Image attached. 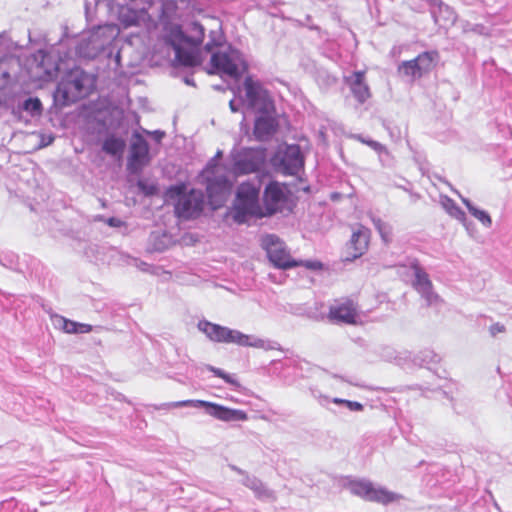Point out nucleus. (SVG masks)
Segmentation results:
<instances>
[{"instance_id":"1","label":"nucleus","mask_w":512,"mask_h":512,"mask_svg":"<svg viewBox=\"0 0 512 512\" xmlns=\"http://www.w3.org/2000/svg\"><path fill=\"white\" fill-rule=\"evenodd\" d=\"M90 76L80 68L71 69L58 83L54 93L55 101L68 106L89 93Z\"/></svg>"},{"instance_id":"2","label":"nucleus","mask_w":512,"mask_h":512,"mask_svg":"<svg viewBox=\"0 0 512 512\" xmlns=\"http://www.w3.org/2000/svg\"><path fill=\"white\" fill-rule=\"evenodd\" d=\"M259 193L260 184L243 182L238 186L232 210V218L236 223L243 224L251 217L263 218Z\"/></svg>"},{"instance_id":"3","label":"nucleus","mask_w":512,"mask_h":512,"mask_svg":"<svg viewBox=\"0 0 512 512\" xmlns=\"http://www.w3.org/2000/svg\"><path fill=\"white\" fill-rule=\"evenodd\" d=\"M185 183L168 188L166 195L171 200H177L175 214L177 217L188 220L198 217L203 210V193L195 189L186 192Z\"/></svg>"},{"instance_id":"4","label":"nucleus","mask_w":512,"mask_h":512,"mask_svg":"<svg viewBox=\"0 0 512 512\" xmlns=\"http://www.w3.org/2000/svg\"><path fill=\"white\" fill-rule=\"evenodd\" d=\"M217 165H209L202 175L206 182L208 200L213 209L224 205L231 190V183Z\"/></svg>"},{"instance_id":"5","label":"nucleus","mask_w":512,"mask_h":512,"mask_svg":"<svg viewBox=\"0 0 512 512\" xmlns=\"http://www.w3.org/2000/svg\"><path fill=\"white\" fill-rule=\"evenodd\" d=\"M247 69L246 62L236 51H217L211 55L210 68L207 72L237 80Z\"/></svg>"},{"instance_id":"6","label":"nucleus","mask_w":512,"mask_h":512,"mask_svg":"<svg viewBox=\"0 0 512 512\" xmlns=\"http://www.w3.org/2000/svg\"><path fill=\"white\" fill-rule=\"evenodd\" d=\"M166 406L169 408L204 407L209 415L224 422L248 420V415L243 410L228 408L205 400H182L168 403Z\"/></svg>"},{"instance_id":"7","label":"nucleus","mask_w":512,"mask_h":512,"mask_svg":"<svg viewBox=\"0 0 512 512\" xmlns=\"http://www.w3.org/2000/svg\"><path fill=\"white\" fill-rule=\"evenodd\" d=\"M266 164V153L260 148H243L233 155L232 171L235 176L261 171Z\"/></svg>"},{"instance_id":"8","label":"nucleus","mask_w":512,"mask_h":512,"mask_svg":"<svg viewBox=\"0 0 512 512\" xmlns=\"http://www.w3.org/2000/svg\"><path fill=\"white\" fill-rule=\"evenodd\" d=\"M198 326L211 340L216 342L235 343L240 346L253 347H261L263 344L261 340L251 341L249 335L207 321L200 322Z\"/></svg>"},{"instance_id":"9","label":"nucleus","mask_w":512,"mask_h":512,"mask_svg":"<svg viewBox=\"0 0 512 512\" xmlns=\"http://www.w3.org/2000/svg\"><path fill=\"white\" fill-rule=\"evenodd\" d=\"M291 195L287 185L271 181L264 189L262 212L263 217L281 212L289 201Z\"/></svg>"},{"instance_id":"10","label":"nucleus","mask_w":512,"mask_h":512,"mask_svg":"<svg viewBox=\"0 0 512 512\" xmlns=\"http://www.w3.org/2000/svg\"><path fill=\"white\" fill-rule=\"evenodd\" d=\"M438 57L437 51L422 52L412 60L403 61L398 66V73L414 81L432 71Z\"/></svg>"},{"instance_id":"11","label":"nucleus","mask_w":512,"mask_h":512,"mask_svg":"<svg viewBox=\"0 0 512 512\" xmlns=\"http://www.w3.org/2000/svg\"><path fill=\"white\" fill-rule=\"evenodd\" d=\"M269 260L275 267L289 269L302 265L301 261L294 260L284 244L274 235H268L263 241Z\"/></svg>"},{"instance_id":"12","label":"nucleus","mask_w":512,"mask_h":512,"mask_svg":"<svg viewBox=\"0 0 512 512\" xmlns=\"http://www.w3.org/2000/svg\"><path fill=\"white\" fill-rule=\"evenodd\" d=\"M149 161L148 143L143 136L139 133H135L130 146L127 170L131 174H139Z\"/></svg>"},{"instance_id":"13","label":"nucleus","mask_w":512,"mask_h":512,"mask_svg":"<svg viewBox=\"0 0 512 512\" xmlns=\"http://www.w3.org/2000/svg\"><path fill=\"white\" fill-rule=\"evenodd\" d=\"M354 494L366 500L382 504H389L402 499L400 494L384 488H375L370 482L363 480L354 481Z\"/></svg>"},{"instance_id":"14","label":"nucleus","mask_w":512,"mask_h":512,"mask_svg":"<svg viewBox=\"0 0 512 512\" xmlns=\"http://www.w3.org/2000/svg\"><path fill=\"white\" fill-rule=\"evenodd\" d=\"M171 44L175 50L176 59L183 66L193 67L200 64L198 46H191L189 42L172 33Z\"/></svg>"},{"instance_id":"15","label":"nucleus","mask_w":512,"mask_h":512,"mask_svg":"<svg viewBox=\"0 0 512 512\" xmlns=\"http://www.w3.org/2000/svg\"><path fill=\"white\" fill-rule=\"evenodd\" d=\"M281 165L285 175H296L303 167L304 160L298 145L288 146L282 156Z\"/></svg>"},{"instance_id":"16","label":"nucleus","mask_w":512,"mask_h":512,"mask_svg":"<svg viewBox=\"0 0 512 512\" xmlns=\"http://www.w3.org/2000/svg\"><path fill=\"white\" fill-rule=\"evenodd\" d=\"M278 129L275 114L259 115L254 123L253 134L256 139L264 141L269 139Z\"/></svg>"},{"instance_id":"17","label":"nucleus","mask_w":512,"mask_h":512,"mask_svg":"<svg viewBox=\"0 0 512 512\" xmlns=\"http://www.w3.org/2000/svg\"><path fill=\"white\" fill-rule=\"evenodd\" d=\"M180 39H184V42H189L191 46H200L205 37V29L198 22H192L187 29V33H184L181 29L177 28L172 32Z\"/></svg>"},{"instance_id":"18","label":"nucleus","mask_w":512,"mask_h":512,"mask_svg":"<svg viewBox=\"0 0 512 512\" xmlns=\"http://www.w3.org/2000/svg\"><path fill=\"white\" fill-rule=\"evenodd\" d=\"M328 317L336 323H352V304L349 299L344 302L336 301L330 307Z\"/></svg>"},{"instance_id":"19","label":"nucleus","mask_w":512,"mask_h":512,"mask_svg":"<svg viewBox=\"0 0 512 512\" xmlns=\"http://www.w3.org/2000/svg\"><path fill=\"white\" fill-rule=\"evenodd\" d=\"M243 87L249 107L253 106L255 102L268 92V90L265 89L259 81L254 80L252 76L245 77Z\"/></svg>"},{"instance_id":"20","label":"nucleus","mask_w":512,"mask_h":512,"mask_svg":"<svg viewBox=\"0 0 512 512\" xmlns=\"http://www.w3.org/2000/svg\"><path fill=\"white\" fill-rule=\"evenodd\" d=\"M371 232L364 226L354 228V259L361 257L368 249Z\"/></svg>"},{"instance_id":"21","label":"nucleus","mask_w":512,"mask_h":512,"mask_svg":"<svg viewBox=\"0 0 512 512\" xmlns=\"http://www.w3.org/2000/svg\"><path fill=\"white\" fill-rule=\"evenodd\" d=\"M55 322L59 328L69 334H85L92 331V326L90 324L78 323L59 315L55 316Z\"/></svg>"},{"instance_id":"22","label":"nucleus","mask_w":512,"mask_h":512,"mask_svg":"<svg viewBox=\"0 0 512 512\" xmlns=\"http://www.w3.org/2000/svg\"><path fill=\"white\" fill-rule=\"evenodd\" d=\"M411 268L415 274V288L424 294H429L432 291V282L429 279L428 274L424 271V269L419 265L418 262H414L411 265Z\"/></svg>"},{"instance_id":"23","label":"nucleus","mask_w":512,"mask_h":512,"mask_svg":"<svg viewBox=\"0 0 512 512\" xmlns=\"http://www.w3.org/2000/svg\"><path fill=\"white\" fill-rule=\"evenodd\" d=\"M354 97L361 103L370 97V90L364 82V74L362 72L354 73Z\"/></svg>"},{"instance_id":"24","label":"nucleus","mask_w":512,"mask_h":512,"mask_svg":"<svg viewBox=\"0 0 512 512\" xmlns=\"http://www.w3.org/2000/svg\"><path fill=\"white\" fill-rule=\"evenodd\" d=\"M102 149L112 156L121 155L125 149V141L122 138L111 135L104 140Z\"/></svg>"},{"instance_id":"25","label":"nucleus","mask_w":512,"mask_h":512,"mask_svg":"<svg viewBox=\"0 0 512 512\" xmlns=\"http://www.w3.org/2000/svg\"><path fill=\"white\" fill-rule=\"evenodd\" d=\"M250 108L254 109L259 115L276 113L275 104L269 92L263 95V97L255 102Z\"/></svg>"},{"instance_id":"26","label":"nucleus","mask_w":512,"mask_h":512,"mask_svg":"<svg viewBox=\"0 0 512 512\" xmlns=\"http://www.w3.org/2000/svg\"><path fill=\"white\" fill-rule=\"evenodd\" d=\"M466 206L470 214L479 220L484 226L489 227L491 225V217L486 211L476 208L469 202H466Z\"/></svg>"},{"instance_id":"27","label":"nucleus","mask_w":512,"mask_h":512,"mask_svg":"<svg viewBox=\"0 0 512 512\" xmlns=\"http://www.w3.org/2000/svg\"><path fill=\"white\" fill-rule=\"evenodd\" d=\"M23 109L32 115H40L43 108L39 98H29L24 102Z\"/></svg>"},{"instance_id":"28","label":"nucleus","mask_w":512,"mask_h":512,"mask_svg":"<svg viewBox=\"0 0 512 512\" xmlns=\"http://www.w3.org/2000/svg\"><path fill=\"white\" fill-rule=\"evenodd\" d=\"M209 371H211L215 376L223 379L226 383H229L237 388L240 387V383L239 381H237L235 378H233L231 375L227 374L226 372H224L223 370L219 369V368H216V367H213V366H209Z\"/></svg>"},{"instance_id":"29","label":"nucleus","mask_w":512,"mask_h":512,"mask_svg":"<svg viewBox=\"0 0 512 512\" xmlns=\"http://www.w3.org/2000/svg\"><path fill=\"white\" fill-rule=\"evenodd\" d=\"M376 228L383 241L385 243L390 242L392 236V228L388 224L382 222L381 220H378L376 222Z\"/></svg>"},{"instance_id":"30","label":"nucleus","mask_w":512,"mask_h":512,"mask_svg":"<svg viewBox=\"0 0 512 512\" xmlns=\"http://www.w3.org/2000/svg\"><path fill=\"white\" fill-rule=\"evenodd\" d=\"M10 79L9 71L4 67V61L0 59V89L4 88Z\"/></svg>"},{"instance_id":"31","label":"nucleus","mask_w":512,"mask_h":512,"mask_svg":"<svg viewBox=\"0 0 512 512\" xmlns=\"http://www.w3.org/2000/svg\"><path fill=\"white\" fill-rule=\"evenodd\" d=\"M302 265L311 270H321L323 269V264L320 261H301Z\"/></svg>"},{"instance_id":"32","label":"nucleus","mask_w":512,"mask_h":512,"mask_svg":"<svg viewBox=\"0 0 512 512\" xmlns=\"http://www.w3.org/2000/svg\"><path fill=\"white\" fill-rule=\"evenodd\" d=\"M137 185L142 191H144L148 195H152L156 192V187L154 185L146 186L142 180H139Z\"/></svg>"},{"instance_id":"33","label":"nucleus","mask_w":512,"mask_h":512,"mask_svg":"<svg viewBox=\"0 0 512 512\" xmlns=\"http://www.w3.org/2000/svg\"><path fill=\"white\" fill-rule=\"evenodd\" d=\"M505 331V326L500 323H495L490 327V333L492 336H495L498 333H503Z\"/></svg>"},{"instance_id":"34","label":"nucleus","mask_w":512,"mask_h":512,"mask_svg":"<svg viewBox=\"0 0 512 512\" xmlns=\"http://www.w3.org/2000/svg\"><path fill=\"white\" fill-rule=\"evenodd\" d=\"M133 16L131 18H124L123 19V23L125 24V26H134L137 24V15L134 11H130Z\"/></svg>"},{"instance_id":"35","label":"nucleus","mask_w":512,"mask_h":512,"mask_svg":"<svg viewBox=\"0 0 512 512\" xmlns=\"http://www.w3.org/2000/svg\"><path fill=\"white\" fill-rule=\"evenodd\" d=\"M107 224L111 227H120L123 223L120 219L111 217L107 220Z\"/></svg>"},{"instance_id":"36","label":"nucleus","mask_w":512,"mask_h":512,"mask_svg":"<svg viewBox=\"0 0 512 512\" xmlns=\"http://www.w3.org/2000/svg\"><path fill=\"white\" fill-rule=\"evenodd\" d=\"M220 44V40L213 39L211 42H208L205 46L206 50L212 51L215 46Z\"/></svg>"},{"instance_id":"37","label":"nucleus","mask_w":512,"mask_h":512,"mask_svg":"<svg viewBox=\"0 0 512 512\" xmlns=\"http://www.w3.org/2000/svg\"><path fill=\"white\" fill-rule=\"evenodd\" d=\"M334 403H345L350 409H352V401L350 400H342V399H338V398H335L334 400Z\"/></svg>"},{"instance_id":"38","label":"nucleus","mask_w":512,"mask_h":512,"mask_svg":"<svg viewBox=\"0 0 512 512\" xmlns=\"http://www.w3.org/2000/svg\"><path fill=\"white\" fill-rule=\"evenodd\" d=\"M355 410H362V405L360 403L354 401V411Z\"/></svg>"},{"instance_id":"39","label":"nucleus","mask_w":512,"mask_h":512,"mask_svg":"<svg viewBox=\"0 0 512 512\" xmlns=\"http://www.w3.org/2000/svg\"><path fill=\"white\" fill-rule=\"evenodd\" d=\"M230 108L232 111H236V109L234 108V105H233V101L230 102Z\"/></svg>"},{"instance_id":"40","label":"nucleus","mask_w":512,"mask_h":512,"mask_svg":"<svg viewBox=\"0 0 512 512\" xmlns=\"http://www.w3.org/2000/svg\"><path fill=\"white\" fill-rule=\"evenodd\" d=\"M457 212L463 217L464 216V212L461 211L459 208H456Z\"/></svg>"}]
</instances>
